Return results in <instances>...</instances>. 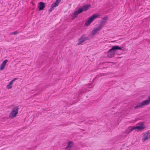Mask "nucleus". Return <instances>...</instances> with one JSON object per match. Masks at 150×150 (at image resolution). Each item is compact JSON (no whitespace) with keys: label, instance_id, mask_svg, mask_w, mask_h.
<instances>
[{"label":"nucleus","instance_id":"dca6fc26","mask_svg":"<svg viewBox=\"0 0 150 150\" xmlns=\"http://www.w3.org/2000/svg\"><path fill=\"white\" fill-rule=\"evenodd\" d=\"M18 33V32L17 31H15L14 32H12L11 33V35H16Z\"/></svg>","mask_w":150,"mask_h":150},{"label":"nucleus","instance_id":"ddd939ff","mask_svg":"<svg viewBox=\"0 0 150 150\" xmlns=\"http://www.w3.org/2000/svg\"><path fill=\"white\" fill-rule=\"evenodd\" d=\"M8 62V60L7 59H5L2 63V64L1 65V67H0V70H3L6 65V64L7 62Z\"/></svg>","mask_w":150,"mask_h":150},{"label":"nucleus","instance_id":"423d86ee","mask_svg":"<svg viewBox=\"0 0 150 150\" xmlns=\"http://www.w3.org/2000/svg\"><path fill=\"white\" fill-rule=\"evenodd\" d=\"M88 38L86 37L85 35H83L81 36V38L78 40L79 42L77 43L78 45H79L85 40H87Z\"/></svg>","mask_w":150,"mask_h":150},{"label":"nucleus","instance_id":"f03ea898","mask_svg":"<svg viewBox=\"0 0 150 150\" xmlns=\"http://www.w3.org/2000/svg\"><path fill=\"white\" fill-rule=\"evenodd\" d=\"M90 7L89 5H84L81 7L79 8L77 11L74 12V17H76L77 16L79 13H82L83 11H85L87 10Z\"/></svg>","mask_w":150,"mask_h":150},{"label":"nucleus","instance_id":"39448f33","mask_svg":"<svg viewBox=\"0 0 150 150\" xmlns=\"http://www.w3.org/2000/svg\"><path fill=\"white\" fill-rule=\"evenodd\" d=\"M150 102V97H149L148 100H145L141 103H138L134 107V109H136L139 108L148 104Z\"/></svg>","mask_w":150,"mask_h":150},{"label":"nucleus","instance_id":"2eb2a0df","mask_svg":"<svg viewBox=\"0 0 150 150\" xmlns=\"http://www.w3.org/2000/svg\"><path fill=\"white\" fill-rule=\"evenodd\" d=\"M134 130H135L134 127H129L127 130L126 132L127 134H129Z\"/></svg>","mask_w":150,"mask_h":150},{"label":"nucleus","instance_id":"6e6552de","mask_svg":"<svg viewBox=\"0 0 150 150\" xmlns=\"http://www.w3.org/2000/svg\"><path fill=\"white\" fill-rule=\"evenodd\" d=\"M60 1L61 0H56L55 2L53 3L51 5V8L49 10V12H52L54 10V8L57 6Z\"/></svg>","mask_w":150,"mask_h":150},{"label":"nucleus","instance_id":"9d476101","mask_svg":"<svg viewBox=\"0 0 150 150\" xmlns=\"http://www.w3.org/2000/svg\"><path fill=\"white\" fill-rule=\"evenodd\" d=\"M101 26L100 25L98 27L95 28L91 32V35L92 36H93L98 31L100 30L101 28Z\"/></svg>","mask_w":150,"mask_h":150},{"label":"nucleus","instance_id":"f257e3e1","mask_svg":"<svg viewBox=\"0 0 150 150\" xmlns=\"http://www.w3.org/2000/svg\"><path fill=\"white\" fill-rule=\"evenodd\" d=\"M117 50H124L123 47H120L117 46H115L112 47V48L108 52V56L109 57H114L115 53Z\"/></svg>","mask_w":150,"mask_h":150},{"label":"nucleus","instance_id":"0eeeda50","mask_svg":"<svg viewBox=\"0 0 150 150\" xmlns=\"http://www.w3.org/2000/svg\"><path fill=\"white\" fill-rule=\"evenodd\" d=\"M150 139V134L149 132L143 133V136L142 138L143 142L145 141Z\"/></svg>","mask_w":150,"mask_h":150},{"label":"nucleus","instance_id":"1a4fd4ad","mask_svg":"<svg viewBox=\"0 0 150 150\" xmlns=\"http://www.w3.org/2000/svg\"><path fill=\"white\" fill-rule=\"evenodd\" d=\"M135 130L136 131H140L145 128V127L142 123H140L137 125V126L134 127Z\"/></svg>","mask_w":150,"mask_h":150},{"label":"nucleus","instance_id":"4468645a","mask_svg":"<svg viewBox=\"0 0 150 150\" xmlns=\"http://www.w3.org/2000/svg\"><path fill=\"white\" fill-rule=\"evenodd\" d=\"M73 145V142H69L68 143V145L66 147V149H67L69 150L72 147Z\"/></svg>","mask_w":150,"mask_h":150},{"label":"nucleus","instance_id":"7ed1b4c3","mask_svg":"<svg viewBox=\"0 0 150 150\" xmlns=\"http://www.w3.org/2000/svg\"><path fill=\"white\" fill-rule=\"evenodd\" d=\"M19 109V106L14 107L9 115V117L10 118H13L16 117L18 114Z\"/></svg>","mask_w":150,"mask_h":150},{"label":"nucleus","instance_id":"20e7f679","mask_svg":"<svg viewBox=\"0 0 150 150\" xmlns=\"http://www.w3.org/2000/svg\"><path fill=\"white\" fill-rule=\"evenodd\" d=\"M98 16L99 15L96 14H94L90 17L86 22L85 23V25L87 26L89 25L95 19L98 17Z\"/></svg>","mask_w":150,"mask_h":150},{"label":"nucleus","instance_id":"f8f14e48","mask_svg":"<svg viewBox=\"0 0 150 150\" xmlns=\"http://www.w3.org/2000/svg\"><path fill=\"white\" fill-rule=\"evenodd\" d=\"M45 6V4L43 2H40L38 4V7L39 8V10L40 11L42 10Z\"/></svg>","mask_w":150,"mask_h":150},{"label":"nucleus","instance_id":"9b49d317","mask_svg":"<svg viewBox=\"0 0 150 150\" xmlns=\"http://www.w3.org/2000/svg\"><path fill=\"white\" fill-rule=\"evenodd\" d=\"M17 79V78H14L12 81H11L8 83V84L6 86V88L8 89H10L12 88V85L14 81Z\"/></svg>","mask_w":150,"mask_h":150}]
</instances>
